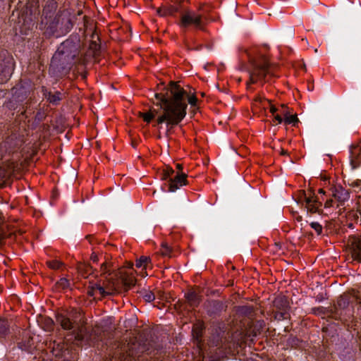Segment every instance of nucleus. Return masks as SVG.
Listing matches in <instances>:
<instances>
[{
    "instance_id": "1",
    "label": "nucleus",
    "mask_w": 361,
    "mask_h": 361,
    "mask_svg": "<svg viewBox=\"0 0 361 361\" xmlns=\"http://www.w3.org/2000/svg\"><path fill=\"white\" fill-rule=\"evenodd\" d=\"M160 92L154 94L157 104H161L162 113L156 119V125L166 123L168 136L171 129L177 126L186 115L187 104L184 102L186 91L177 82L170 81L167 86L159 87Z\"/></svg>"
},
{
    "instance_id": "2",
    "label": "nucleus",
    "mask_w": 361,
    "mask_h": 361,
    "mask_svg": "<svg viewBox=\"0 0 361 361\" xmlns=\"http://www.w3.org/2000/svg\"><path fill=\"white\" fill-rule=\"evenodd\" d=\"M249 75L250 79L247 82V87L252 90L250 85L257 82H266L267 76L275 77L274 68L271 66L264 55L258 56H249Z\"/></svg>"
},
{
    "instance_id": "3",
    "label": "nucleus",
    "mask_w": 361,
    "mask_h": 361,
    "mask_svg": "<svg viewBox=\"0 0 361 361\" xmlns=\"http://www.w3.org/2000/svg\"><path fill=\"white\" fill-rule=\"evenodd\" d=\"M75 56L76 51L73 53L69 52L64 49L63 44L54 54L51 61L50 70L59 74L66 73L73 64Z\"/></svg>"
},
{
    "instance_id": "4",
    "label": "nucleus",
    "mask_w": 361,
    "mask_h": 361,
    "mask_svg": "<svg viewBox=\"0 0 361 361\" xmlns=\"http://www.w3.org/2000/svg\"><path fill=\"white\" fill-rule=\"evenodd\" d=\"M161 180H168L169 191L173 192L181 186L188 184L187 175L183 172L175 171L171 167L166 166L161 173Z\"/></svg>"
},
{
    "instance_id": "5",
    "label": "nucleus",
    "mask_w": 361,
    "mask_h": 361,
    "mask_svg": "<svg viewBox=\"0 0 361 361\" xmlns=\"http://www.w3.org/2000/svg\"><path fill=\"white\" fill-rule=\"evenodd\" d=\"M108 276L109 277L106 278L102 284L96 287L99 290V294L101 298L114 295L120 288L118 274L109 273Z\"/></svg>"
},
{
    "instance_id": "6",
    "label": "nucleus",
    "mask_w": 361,
    "mask_h": 361,
    "mask_svg": "<svg viewBox=\"0 0 361 361\" xmlns=\"http://www.w3.org/2000/svg\"><path fill=\"white\" fill-rule=\"evenodd\" d=\"M179 25L181 27L194 25L197 29L203 30L202 16L194 11H187L181 16Z\"/></svg>"
},
{
    "instance_id": "7",
    "label": "nucleus",
    "mask_w": 361,
    "mask_h": 361,
    "mask_svg": "<svg viewBox=\"0 0 361 361\" xmlns=\"http://www.w3.org/2000/svg\"><path fill=\"white\" fill-rule=\"evenodd\" d=\"M135 344L123 345L119 349H117L111 358L106 361H133L137 353L133 350Z\"/></svg>"
},
{
    "instance_id": "8",
    "label": "nucleus",
    "mask_w": 361,
    "mask_h": 361,
    "mask_svg": "<svg viewBox=\"0 0 361 361\" xmlns=\"http://www.w3.org/2000/svg\"><path fill=\"white\" fill-rule=\"evenodd\" d=\"M74 18L75 16H73L69 10H63L55 18L56 26L65 32H69L73 26Z\"/></svg>"
},
{
    "instance_id": "9",
    "label": "nucleus",
    "mask_w": 361,
    "mask_h": 361,
    "mask_svg": "<svg viewBox=\"0 0 361 361\" xmlns=\"http://www.w3.org/2000/svg\"><path fill=\"white\" fill-rule=\"evenodd\" d=\"M331 192V196L337 203V207H344L350 200L349 191L340 185L332 188Z\"/></svg>"
},
{
    "instance_id": "10",
    "label": "nucleus",
    "mask_w": 361,
    "mask_h": 361,
    "mask_svg": "<svg viewBox=\"0 0 361 361\" xmlns=\"http://www.w3.org/2000/svg\"><path fill=\"white\" fill-rule=\"evenodd\" d=\"M348 245L353 259L361 262V235L349 236Z\"/></svg>"
},
{
    "instance_id": "11",
    "label": "nucleus",
    "mask_w": 361,
    "mask_h": 361,
    "mask_svg": "<svg viewBox=\"0 0 361 361\" xmlns=\"http://www.w3.org/2000/svg\"><path fill=\"white\" fill-rule=\"evenodd\" d=\"M274 306L279 311L276 314L278 319H286V312L289 307L288 301L286 297L279 295L274 300Z\"/></svg>"
},
{
    "instance_id": "12",
    "label": "nucleus",
    "mask_w": 361,
    "mask_h": 361,
    "mask_svg": "<svg viewBox=\"0 0 361 361\" xmlns=\"http://www.w3.org/2000/svg\"><path fill=\"white\" fill-rule=\"evenodd\" d=\"M355 302L357 303V294L356 291L353 290L352 292L343 294L338 298L337 305L340 309L344 310L348 308L350 305H353Z\"/></svg>"
},
{
    "instance_id": "13",
    "label": "nucleus",
    "mask_w": 361,
    "mask_h": 361,
    "mask_svg": "<svg viewBox=\"0 0 361 361\" xmlns=\"http://www.w3.org/2000/svg\"><path fill=\"white\" fill-rule=\"evenodd\" d=\"M156 101H153V103L155 106H159V109H150L149 111L146 113L139 112L138 116L143 118L144 121L147 123H150L151 121L157 116V118H158V116L162 113V110L164 109L161 106V105H164V102H161V104H157V99L155 98Z\"/></svg>"
},
{
    "instance_id": "14",
    "label": "nucleus",
    "mask_w": 361,
    "mask_h": 361,
    "mask_svg": "<svg viewBox=\"0 0 361 361\" xmlns=\"http://www.w3.org/2000/svg\"><path fill=\"white\" fill-rule=\"evenodd\" d=\"M118 279L120 285H123L125 290H128L135 284V279L132 274L124 273L121 270L118 273Z\"/></svg>"
},
{
    "instance_id": "15",
    "label": "nucleus",
    "mask_w": 361,
    "mask_h": 361,
    "mask_svg": "<svg viewBox=\"0 0 361 361\" xmlns=\"http://www.w3.org/2000/svg\"><path fill=\"white\" fill-rule=\"evenodd\" d=\"M303 195L305 201V207L307 212L314 214L319 211V207L321 205V202H318L317 198L314 196H307L305 191H303Z\"/></svg>"
},
{
    "instance_id": "16",
    "label": "nucleus",
    "mask_w": 361,
    "mask_h": 361,
    "mask_svg": "<svg viewBox=\"0 0 361 361\" xmlns=\"http://www.w3.org/2000/svg\"><path fill=\"white\" fill-rule=\"evenodd\" d=\"M350 164L353 168L358 167L361 164V144L350 147Z\"/></svg>"
},
{
    "instance_id": "17",
    "label": "nucleus",
    "mask_w": 361,
    "mask_h": 361,
    "mask_svg": "<svg viewBox=\"0 0 361 361\" xmlns=\"http://www.w3.org/2000/svg\"><path fill=\"white\" fill-rule=\"evenodd\" d=\"M207 312L209 314H216L224 310V305L223 302L219 300H211L208 301L205 304Z\"/></svg>"
},
{
    "instance_id": "18",
    "label": "nucleus",
    "mask_w": 361,
    "mask_h": 361,
    "mask_svg": "<svg viewBox=\"0 0 361 361\" xmlns=\"http://www.w3.org/2000/svg\"><path fill=\"white\" fill-rule=\"evenodd\" d=\"M44 96L45 99L52 105L59 104V102L62 99V94L58 91L51 92L45 90H44Z\"/></svg>"
},
{
    "instance_id": "19",
    "label": "nucleus",
    "mask_w": 361,
    "mask_h": 361,
    "mask_svg": "<svg viewBox=\"0 0 361 361\" xmlns=\"http://www.w3.org/2000/svg\"><path fill=\"white\" fill-rule=\"evenodd\" d=\"M56 320L64 330H72L74 328L73 323L64 314H58Z\"/></svg>"
},
{
    "instance_id": "20",
    "label": "nucleus",
    "mask_w": 361,
    "mask_h": 361,
    "mask_svg": "<svg viewBox=\"0 0 361 361\" xmlns=\"http://www.w3.org/2000/svg\"><path fill=\"white\" fill-rule=\"evenodd\" d=\"M188 303L192 307H197L201 301V298L195 291L190 290L185 294Z\"/></svg>"
},
{
    "instance_id": "21",
    "label": "nucleus",
    "mask_w": 361,
    "mask_h": 361,
    "mask_svg": "<svg viewBox=\"0 0 361 361\" xmlns=\"http://www.w3.org/2000/svg\"><path fill=\"white\" fill-rule=\"evenodd\" d=\"M13 68L11 66L9 62H8L7 65H4V67L1 64L0 65V82L4 83L6 82L11 77L12 74Z\"/></svg>"
},
{
    "instance_id": "22",
    "label": "nucleus",
    "mask_w": 361,
    "mask_h": 361,
    "mask_svg": "<svg viewBox=\"0 0 361 361\" xmlns=\"http://www.w3.org/2000/svg\"><path fill=\"white\" fill-rule=\"evenodd\" d=\"M224 331H221L220 329H215V332L212 334L211 338H210V343L212 345L214 346H218L221 343H223V338H224Z\"/></svg>"
},
{
    "instance_id": "23",
    "label": "nucleus",
    "mask_w": 361,
    "mask_h": 361,
    "mask_svg": "<svg viewBox=\"0 0 361 361\" xmlns=\"http://www.w3.org/2000/svg\"><path fill=\"white\" fill-rule=\"evenodd\" d=\"M56 9V3L54 1L47 2L46 6L43 9V15L45 16L46 18L51 17V14Z\"/></svg>"
},
{
    "instance_id": "24",
    "label": "nucleus",
    "mask_w": 361,
    "mask_h": 361,
    "mask_svg": "<svg viewBox=\"0 0 361 361\" xmlns=\"http://www.w3.org/2000/svg\"><path fill=\"white\" fill-rule=\"evenodd\" d=\"M78 271L83 277L87 278L92 271V267L90 264H80Z\"/></svg>"
},
{
    "instance_id": "25",
    "label": "nucleus",
    "mask_w": 361,
    "mask_h": 361,
    "mask_svg": "<svg viewBox=\"0 0 361 361\" xmlns=\"http://www.w3.org/2000/svg\"><path fill=\"white\" fill-rule=\"evenodd\" d=\"M160 254L164 257H171L172 249L166 243H162L160 249Z\"/></svg>"
},
{
    "instance_id": "26",
    "label": "nucleus",
    "mask_w": 361,
    "mask_h": 361,
    "mask_svg": "<svg viewBox=\"0 0 361 361\" xmlns=\"http://www.w3.org/2000/svg\"><path fill=\"white\" fill-rule=\"evenodd\" d=\"M151 259L149 257L147 256H141L139 259L136 261V267H143L144 268H147L148 266V264L150 263Z\"/></svg>"
},
{
    "instance_id": "27",
    "label": "nucleus",
    "mask_w": 361,
    "mask_h": 361,
    "mask_svg": "<svg viewBox=\"0 0 361 361\" xmlns=\"http://www.w3.org/2000/svg\"><path fill=\"white\" fill-rule=\"evenodd\" d=\"M284 114V122L286 124H293L295 126L298 122L297 115L288 116L287 112H283Z\"/></svg>"
},
{
    "instance_id": "28",
    "label": "nucleus",
    "mask_w": 361,
    "mask_h": 361,
    "mask_svg": "<svg viewBox=\"0 0 361 361\" xmlns=\"http://www.w3.org/2000/svg\"><path fill=\"white\" fill-rule=\"evenodd\" d=\"M70 286L69 281L68 279L65 278L61 279L59 281L56 283V288L59 290H65L68 288Z\"/></svg>"
},
{
    "instance_id": "29",
    "label": "nucleus",
    "mask_w": 361,
    "mask_h": 361,
    "mask_svg": "<svg viewBox=\"0 0 361 361\" xmlns=\"http://www.w3.org/2000/svg\"><path fill=\"white\" fill-rule=\"evenodd\" d=\"M8 322L4 319H0V337H3L6 335L8 328Z\"/></svg>"
},
{
    "instance_id": "30",
    "label": "nucleus",
    "mask_w": 361,
    "mask_h": 361,
    "mask_svg": "<svg viewBox=\"0 0 361 361\" xmlns=\"http://www.w3.org/2000/svg\"><path fill=\"white\" fill-rule=\"evenodd\" d=\"M202 334V327L200 324H197L193 326L192 329V335L193 336L198 340Z\"/></svg>"
},
{
    "instance_id": "31",
    "label": "nucleus",
    "mask_w": 361,
    "mask_h": 361,
    "mask_svg": "<svg viewBox=\"0 0 361 361\" xmlns=\"http://www.w3.org/2000/svg\"><path fill=\"white\" fill-rule=\"evenodd\" d=\"M178 11V7L176 6H171L166 9L159 10L158 13L160 16H166V15H173L176 12Z\"/></svg>"
},
{
    "instance_id": "32",
    "label": "nucleus",
    "mask_w": 361,
    "mask_h": 361,
    "mask_svg": "<svg viewBox=\"0 0 361 361\" xmlns=\"http://www.w3.org/2000/svg\"><path fill=\"white\" fill-rule=\"evenodd\" d=\"M48 267L52 269H59L63 266V263L58 260H52L47 262Z\"/></svg>"
},
{
    "instance_id": "33",
    "label": "nucleus",
    "mask_w": 361,
    "mask_h": 361,
    "mask_svg": "<svg viewBox=\"0 0 361 361\" xmlns=\"http://www.w3.org/2000/svg\"><path fill=\"white\" fill-rule=\"evenodd\" d=\"M97 286H100V283H94L93 286L89 288V290L87 291L88 294L90 296H94L97 297V295H99V290L96 288Z\"/></svg>"
},
{
    "instance_id": "34",
    "label": "nucleus",
    "mask_w": 361,
    "mask_h": 361,
    "mask_svg": "<svg viewBox=\"0 0 361 361\" xmlns=\"http://www.w3.org/2000/svg\"><path fill=\"white\" fill-rule=\"evenodd\" d=\"M310 226L313 228L317 235H320L322 233V226L316 221L310 223Z\"/></svg>"
},
{
    "instance_id": "35",
    "label": "nucleus",
    "mask_w": 361,
    "mask_h": 361,
    "mask_svg": "<svg viewBox=\"0 0 361 361\" xmlns=\"http://www.w3.org/2000/svg\"><path fill=\"white\" fill-rule=\"evenodd\" d=\"M143 298L146 302H152L155 299V295L151 291H145L143 293Z\"/></svg>"
},
{
    "instance_id": "36",
    "label": "nucleus",
    "mask_w": 361,
    "mask_h": 361,
    "mask_svg": "<svg viewBox=\"0 0 361 361\" xmlns=\"http://www.w3.org/2000/svg\"><path fill=\"white\" fill-rule=\"evenodd\" d=\"M75 339L77 341H82L84 338L83 336V328L80 327L77 332H74Z\"/></svg>"
},
{
    "instance_id": "37",
    "label": "nucleus",
    "mask_w": 361,
    "mask_h": 361,
    "mask_svg": "<svg viewBox=\"0 0 361 361\" xmlns=\"http://www.w3.org/2000/svg\"><path fill=\"white\" fill-rule=\"evenodd\" d=\"M7 145V142L0 145V159L3 158L4 155L8 152Z\"/></svg>"
},
{
    "instance_id": "38",
    "label": "nucleus",
    "mask_w": 361,
    "mask_h": 361,
    "mask_svg": "<svg viewBox=\"0 0 361 361\" xmlns=\"http://www.w3.org/2000/svg\"><path fill=\"white\" fill-rule=\"evenodd\" d=\"M336 203V200H334V198L331 197L329 200H327L325 203H324V207L325 208H329V207H334V204Z\"/></svg>"
},
{
    "instance_id": "39",
    "label": "nucleus",
    "mask_w": 361,
    "mask_h": 361,
    "mask_svg": "<svg viewBox=\"0 0 361 361\" xmlns=\"http://www.w3.org/2000/svg\"><path fill=\"white\" fill-rule=\"evenodd\" d=\"M197 99L196 97V96L195 95H192V96H190L188 97V103L191 105V106H195L196 104H197Z\"/></svg>"
},
{
    "instance_id": "40",
    "label": "nucleus",
    "mask_w": 361,
    "mask_h": 361,
    "mask_svg": "<svg viewBox=\"0 0 361 361\" xmlns=\"http://www.w3.org/2000/svg\"><path fill=\"white\" fill-rule=\"evenodd\" d=\"M109 264L107 263H103L101 266V271L102 274H105L109 271Z\"/></svg>"
},
{
    "instance_id": "41",
    "label": "nucleus",
    "mask_w": 361,
    "mask_h": 361,
    "mask_svg": "<svg viewBox=\"0 0 361 361\" xmlns=\"http://www.w3.org/2000/svg\"><path fill=\"white\" fill-rule=\"evenodd\" d=\"M241 310L245 314H250L252 312L253 309L250 306H243L242 307Z\"/></svg>"
},
{
    "instance_id": "42",
    "label": "nucleus",
    "mask_w": 361,
    "mask_h": 361,
    "mask_svg": "<svg viewBox=\"0 0 361 361\" xmlns=\"http://www.w3.org/2000/svg\"><path fill=\"white\" fill-rule=\"evenodd\" d=\"M274 119L277 121L278 123H281L283 121V118L279 114L274 115Z\"/></svg>"
},
{
    "instance_id": "43",
    "label": "nucleus",
    "mask_w": 361,
    "mask_h": 361,
    "mask_svg": "<svg viewBox=\"0 0 361 361\" xmlns=\"http://www.w3.org/2000/svg\"><path fill=\"white\" fill-rule=\"evenodd\" d=\"M277 110H278V109H277L274 106L271 105V106H270V112H271L273 115H274V114H275V113L277 111Z\"/></svg>"
},
{
    "instance_id": "44",
    "label": "nucleus",
    "mask_w": 361,
    "mask_h": 361,
    "mask_svg": "<svg viewBox=\"0 0 361 361\" xmlns=\"http://www.w3.org/2000/svg\"><path fill=\"white\" fill-rule=\"evenodd\" d=\"M91 259L93 262H97L98 261L97 255L95 253H92V255H91Z\"/></svg>"
},
{
    "instance_id": "45",
    "label": "nucleus",
    "mask_w": 361,
    "mask_h": 361,
    "mask_svg": "<svg viewBox=\"0 0 361 361\" xmlns=\"http://www.w3.org/2000/svg\"><path fill=\"white\" fill-rule=\"evenodd\" d=\"M356 293L357 294V303L361 304V290L357 291Z\"/></svg>"
},
{
    "instance_id": "46",
    "label": "nucleus",
    "mask_w": 361,
    "mask_h": 361,
    "mask_svg": "<svg viewBox=\"0 0 361 361\" xmlns=\"http://www.w3.org/2000/svg\"><path fill=\"white\" fill-rule=\"evenodd\" d=\"M86 238L89 240V242H90V243H93V238H94L93 235H87L86 236Z\"/></svg>"
},
{
    "instance_id": "47",
    "label": "nucleus",
    "mask_w": 361,
    "mask_h": 361,
    "mask_svg": "<svg viewBox=\"0 0 361 361\" xmlns=\"http://www.w3.org/2000/svg\"><path fill=\"white\" fill-rule=\"evenodd\" d=\"M176 169H178V171L181 172L183 169V165L181 164H176Z\"/></svg>"
},
{
    "instance_id": "48",
    "label": "nucleus",
    "mask_w": 361,
    "mask_h": 361,
    "mask_svg": "<svg viewBox=\"0 0 361 361\" xmlns=\"http://www.w3.org/2000/svg\"><path fill=\"white\" fill-rule=\"evenodd\" d=\"M263 99H264L261 97L260 96H257L255 99V101L261 102Z\"/></svg>"
},
{
    "instance_id": "49",
    "label": "nucleus",
    "mask_w": 361,
    "mask_h": 361,
    "mask_svg": "<svg viewBox=\"0 0 361 361\" xmlns=\"http://www.w3.org/2000/svg\"><path fill=\"white\" fill-rule=\"evenodd\" d=\"M4 221V218L2 212L0 211V224H2Z\"/></svg>"
},
{
    "instance_id": "50",
    "label": "nucleus",
    "mask_w": 361,
    "mask_h": 361,
    "mask_svg": "<svg viewBox=\"0 0 361 361\" xmlns=\"http://www.w3.org/2000/svg\"><path fill=\"white\" fill-rule=\"evenodd\" d=\"M287 154H288V152L286 150H284L283 149H281V154L286 155Z\"/></svg>"
},
{
    "instance_id": "51",
    "label": "nucleus",
    "mask_w": 361,
    "mask_h": 361,
    "mask_svg": "<svg viewBox=\"0 0 361 361\" xmlns=\"http://www.w3.org/2000/svg\"><path fill=\"white\" fill-rule=\"evenodd\" d=\"M319 193H320V194H325V191L323 189H319Z\"/></svg>"
},
{
    "instance_id": "52",
    "label": "nucleus",
    "mask_w": 361,
    "mask_h": 361,
    "mask_svg": "<svg viewBox=\"0 0 361 361\" xmlns=\"http://www.w3.org/2000/svg\"><path fill=\"white\" fill-rule=\"evenodd\" d=\"M258 323L259 324V326L262 327V325L264 324V322L263 321H259V322H258Z\"/></svg>"
},
{
    "instance_id": "53",
    "label": "nucleus",
    "mask_w": 361,
    "mask_h": 361,
    "mask_svg": "<svg viewBox=\"0 0 361 361\" xmlns=\"http://www.w3.org/2000/svg\"><path fill=\"white\" fill-rule=\"evenodd\" d=\"M3 176H4V171L1 169H0V177L1 178V177H3Z\"/></svg>"
},
{
    "instance_id": "54",
    "label": "nucleus",
    "mask_w": 361,
    "mask_h": 361,
    "mask_svg": "<svg viewBox=\"0 0 361 361\" xmlns=\"http://www.w3.org/2000/svg\"><path fill=\"white\" fill-rule=\"evenodd\" d=\"M17 232L19 235H22L23 233V231L22 230H18Z\"/></svg>"
},
{
    "instance_id": "55",
    "label": "nucleus",
    "mask_w": 361,
    "mask_h": 361,
    "mask_svg": "<svg viewBox=\"0 0 361 361\" xmlns=\"http://www.w3.org/2000/svg\"><path fill=\"white\" fill-rule=\"evenodd\" d=\"M301 219H302V216H299V217L298 218V221H300Z\"/></svg>"
},
{
    "instance_id": "56",
    "label": "nucleus",
    "mask_w": 361,
    "mask_h": 361,
    "mask_svg": "<svg viewBox=\"0 0 361 361\" xmlns=\"http://www.w3.org/2000/svg\"><path fill=\"white\" fill-rule=\"evenodd\" d=\"M318 51L317 49H314V52L317 53Z\"/></svg>"
}]
</instances>
